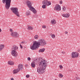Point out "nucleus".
Here are the masks:
<instances>
[{
    "mask_svg": "<svg viewBox=\"0 0 80 80\" xmlns=\"http://www.w3.org/2000/svg\"><path fill=\"white\" fill-rule=\"evenodd\" d=\"M62 17H66V14H63L62 15Z\"/></svg>",
    "mask_w": 80,
    "mask_h": 80,
    "instance_id": "obj_28",
    "label": "nucleus"
},
{
    "mask_svg": "<svg viewBox=\"0 0 80 80\" xmlns=\"http://www.w3.org/2000/svg\"><path fill=\"white\" fill-rule=\"evenodd\" d=\"M40 67H41L44 70L47 67V62L45 60H42L39 63Z\"/></svg>",
    "mask_w": 80,
    "mask_h": 80,
    "instance_id": "obj_4",
    "label": "nucleus"
},
{
    "mask_svg": "<svg viewBox=\"0 0 80 80\" xmlns=\"http://www.w3.org/2000/svg\"><path fill=\"white\" fill-rule=\"evenodd\" d=\"M12 51H17L18 50V47L16 45L13 46L11 48Z\"/></svg>",
    "mask_w": 80,
    "mask_h": 80,
    "instance_id": "obj_12",
    "label": "nucleus"
},
{
    "mask_svg": "<svg viewBox=\"0 0 80 80\" xmlns=\"http://www.w3.org/2000/svg\"><path fill=\"white\" fill-rule=\"evenodd\" d=\"M59 77H60L61 78H63V75L62 74L60 73L59 74Z\"/></svg>",
    "mask_w": 80,
    "mask_h": 80,
    "instance_id": "obj_26",
    "label": "nucleus"
},
{
    "mask_svg": "<svg viewBox=\"0 0 80 80\" xmlns=\"http://www.w3.org/2000/svg\"><path fill=\"white\" fill-rule=\"evenodd\" d=\"M8 64H9V65H14V62L12 61H8Z\"/></svg>",
    "mask_w": 80,
    "mask_h": 80,
    "instance_id": "obj_16",
    "label": "nucleus"
},
{
    "mask_svg": "<svg viewBox=\"0 0 80 80\" xmlns=\"http://www.w3.org/2000/svg\"><path fill=\"white\" fill-rule=\"evenodd\" d=\"M11 80H14V79L13 78H11Z\"/></svg>",
    "mask_w": 80,
    "mask_h": 80,
    "instance_id": "obj_40",
    "label": "nucleus"
},
{
    "mask_svg": "<svg viewBox=\"0 0 80 80\" xmlns=\"http://www.w3.org/2000/svg\"><path fill=\"white\" fill-rule=\"evenodd\" d=\"M55 10L56 11H60L61 10V6L59 5H57L56 6Z\"/></svg>",
    "mask_w": 80,
    "mask_h": 80,
    "instance_id": "obj_10",
    "label": "nucleus"
},
{
    "mask_svg": "<svg viewBox=\"0 0 80 80\" xmlns=\"http://www.w3.org/2000/svg\"><path fill=\"white\" fill-rule=\"evenodd\" d=\"M20 43V44H22V43H23V44H24L25 43V42L22 41V42H21Z\"/></svg>",
    "mask_w": 80,
    "mask_h": 80,
    "instance_id": "obj_34",
    "label": "nucleus"
},
{
    "mask_svg": "<svg viewBox=\"0 0 80 80\" xmlns=\"http://www.w3.org/2000/svg\"><path fill=\"white\" fill-rule=\"evenodd\" d=\"M45 50V48H42L40 49L39 50V52L40 53L42 52H42H43Z\"/></svg>",
    "mask_w": 80,
    "mask_h": 80,
    "instance_id": "obj_18",
    "label": "nucleus"
},
{
    "mask_svg": "<svg viewBox=\"0 0 80 80\" xmlns=\"http://www.w3.org/2000/svg\"><path fill=\"white\" fill-rule=\"evenodd\" d=\"M55 80H57V79H55Z\"/></svg>",
    "mask_w": 80,
    "mask_h": 80,
    "instance_id": "obj_43",
    "label": "nucleus"
},
{
    "mask_svg": "<svg viewBox=\"0 0 80 80\" xmlns=\"http://www.w3.org/2000/svg\"><path fill=\"white\" fill-rule=\"evenodd\" d=\"M46 28V26H45V25H43L42 26V28Z\"/></svg>",
    "mask_w": 80,
    "mask_h": 80,
    "instance_id": "obj_33",
    "label": "nucleus"
},
{
    "mask_svg": "<svg viewBox=\"0 0 80 80\" xmlns=\"http://www.w3.org/2000/svg\"><path fill=\"white\" fill-rule=\"evenodd\" d=\"M79 53L77 52H72L71 53L72 58H77L78 57Z\"/></svg>",
    "mask_w": 80,
    "mask_h": 80,
    "instance_id": "obj_6",
    "label": "nucleus"
},
{
    "mask_svg": "<svg viewBox=\"0 0 80 80\" xmlns=\"http://www.w3.org/2000/svg\"><path fill=\"white\" fill-rule=\"evenodd\" d=\"M18 69H19V71L20 70H22V69H23V65L19 64L18 66Z\"/></svg>",
    "mask_w": 80,
    "mask_h": 80,
    "instance_id": "obj_14",
    "label": "nucleus"
},
{
    "mask_svg": "<svg viewBox=\"0 0 80 80\" xmlns=\"http://www.w3.org/2000/svg\"><path fill=\"white\" fill-rule=\"evenodd\" d=\"M37 72L38 73H44L45 72V70L42 68H41V66L39 68H37Z\"/></svg>",
    "mask_w": 80,
    "mask_h": 80,
    "instance_id": "obj_9",
    "label": "nucleus"
},
{
    "mask_svg": "<svg viewBox=\"0 0 80 80\" xmlns=\"http://www.w3.org/2000/svg\"><path fill=\"white\" fill-rule=\"evenodd\" d=\"M38 35H36L34 36V38L35 39H38Z\"/></svg>",
    "mask_w": 80,
    "mask_h": 80,
    "instance_id": "obj_24",
    "label": "nucleus"
},
{
    "mask_svg": "<svg viewBox=\"0 0 80 80\" xmlns=\"http://www.w3.org/2000/svg\"><path fill=\"white\" fill-rule=\"evenodd\" d=\"M33 29V28H32L31 26H28V30H32Z\"/></svg>",
    "mask_w": 80,
    "mask_h": 80,
    "instance_id": "obj_21",
    "label": "nucleus"
},
{
    "mask_svg": "<svg viewBox=\"0 0 80 80\" xmlns=\"http://www.w3.org/2000/svg\"><path fill=\"white\" fill-rule=\"evenodd\" d=\"M2 32V30L0 29V32Z\"/></svg>",
    "mask_w": 80,
    "mask_h": 80,
    "instance_id": "obj_42",
    "label": "nucleus"
},
{
    "mask_svg": "<svg viewBox=\"0 0 80 80\" xmlns=\"http://www.w3.org/2000/svg\"><path fill=\"white\" fill-rule=\"evenodd\" d=\"M11 36H12V37H15L16 38L19 37V35H18V32H12L11 33Z\"/></svg>",
    "mask_w": 80,
    "mask_h": 80,
    "instance_id": "obj_8",
    "label": "nucleus"
},
{
    "mask_svg": "<svg viewBox=\"0 0 80 80\" xmlns=\"http://www.w3.org/2000/svg\"><path fill=\"white\" fill-rule=\"evenodd\" d=\"M66 8L65 6L62 7V11H65L66 10Z\"/></svg>",
    "mask_w": 80,
    "mask_h": 80,
    "instance_id": "obj_23",
    "label": "nucleus"
},
{
    "mask_svg": "<svg viewBox=\"0 0 80 80\" xmlns=\"http://www.w3.org/2000/svg\"><path fill=\"white\" fill-rule=\"evenodd\" d=\"M42 4L47 6H49L51 5V3L50 1H48L47 0H44L42 2Z\"/></svg>",
    "mask_w": 80,
    "mask_h": 80,
    "instance_id": "obj_7",
    "label": "nucleus"
},
{
    "mask_svg": "<svg viewBox=\"0 0 80 80\" xmlns=\"http://www.w3.org/2000/svg\"><path fill=\"white\" fill-rule=\"evenodd\" d=\"M20 46L21 48V49H22V48H23V47H22V45L20 43Z\"/></svg>",
    "mask_w": 80,
    "mask_h": 80,
    "instance_id": "obj_31",
    "label": "nucleus"
},
{
    "mask_svg": "<svg viewBox=\"0 0 80 80\" xmlns=\"http://www.w3.org/2000/svg\"><path fill=\"white\" fill-rule=\"evenodd\" d=\"M51 37L52 38H55V34H52Z\"/></svg>",
    "mask_w": 80,
    "mask_h": 80,
    "instance_id": "obj_25",
    "label": "nucleus"
},
{
    "mask_svg": "<svg viewBox=\"0 0 80 80\" xmlns=\"http://www.w3.org/2000/svg\"><path fill=\"white\" fill-rule=\"evenodd\" d=\"M59 67L60 68H61V69L63 68V66H62V65H60V66H59Z\"/></svg>",
    "mask_w": 80,
    "mask_h": 80,
    "instance_id": "obj_32",
    "label": "nucleus"
},
{
    "mask_svg": "<svg viewBox=\"0 0 80 80\" xmlns=\"http://www.w3.org/2000/svg\"><path fill=\"white\" fill-rule=\"evenodd\" d=\"M70 17V14L69 13L66 14V18H68Z\"/></svg>",
    "mask_w": 80,
    "mask_h": 80,
    "instance_id": "obj_22",
    "label": "nucleus"
},
{
    "mask_svg": "<svg viewBox=\"0 0 80 80\" xmlns=\"http://www.w3.org/2000/svg\"><path fill=\"white\" fill-rule=\"evenodd\" d=\"M26 78H29V77H30V75H29V74H28L27 75H26Z\"/></svg>",
    "mask_w": 80,
    "mask_h": 80,
    "instance_id": "obj_29",
    "label": "nucleus"
},
{
    "mask_svg": "<svg viewBox=\"0 0 80 80\" xmlns=\"http://www.w3.org/2000/svg\"><path fill=\"white\" fill-rule=\"evenodd\" d=\"M31 15V13L30 11H28L26 12V16H29V15Z\"/></svg>",
    "mask_w": 80,
    "mask_h": 80,
    "instance_id": "obj_19",
    "label": "nucleus"
},
{
    "mask_svg": "<svg viewBox=\"0 0 80 80\" xmlns=\"http://www.w3.org/2000/svg\"><path fill=\"white\" fill-rule=\"evenodd\" d=\"M30 59H31V58H28V60H30Z\"/></svg>",
    "mask_w": 80,
    "mask_h": 80,
    "instance_id": "obj_37",
    "label": "nucleus"
},
{
    "mask_svg": "<svg viewBox=\"0 0 80 80\" xmlns=\"http://www.w3.org/2000/svg\"><path fill=\"white\" fill-rule=\"evenodd\" d=\"M31 66L32 68H35V63L34 62H32L31 63Z\"/></svg>",
    "mask_w": 80,
    "mask_h": 80,
    "instance_id": "obj_15",
    "label": "nucleus"
},
{
    "mask_svg": "<svg viewBox=\"0 0 80 80\" xmlns=\"http://www.w3.org/2000/svg\"><path fill=\"white\" fill-rule=\"evenodd\" d=\"M62 1H60L59 3L60 4H62Z\"/></svg>",
    "mask_w": 80,
    "mask_h": 80,
    "instance_id": "obj_36",
    "label": "nucleus"
},
{
    "mask_svg": "<svg viewBox=\"0 0 80 80\" xmlns=\"http://www.w3.org/2000/svg\"><path fill=\"white\" fill-rule=\"evenodd\" d=\"M2 3L5 4V8L6 9L8 10L10 7V3H11V0H2Z\"/></svg>",
    "mask_w": 80,
    "mask_h": 80,
    "instance_id": "obj_3",
    "label": "nucleus"
},
{
    "mask_svg": "<svg viewBox=\"0 0 80 80\" xmlns=\"http://www.w3.org/2000/svg\"><path fill=\"white\" fill-rule=\"evenodd\" d=\"M11 54L13 57H17V55H18V53L16 51H12Z\"/></svg>",
    "mask_w": 80,
    "mask_h": 80,
    "instance_id": "obj_11",
    "label": "nucleus"
},
{
    "mask_svg": "<svg viewBox=\"0 0 80 80\" xmlns=\"http://www.w3.org/2000/svg\"><path fill=\"white\" fill-rule=\"evenodd\" d=\"M65 34H67V33H68V32L67 31L65 32Z\"/></svg>",
    "mask_w": 80,
    "mask_h": 80,
    "instance_id": "obj_39",
    "label": "nucleus"
},
{
    "mask_svg": "<svg viewBox=\"0 0 80 80\" xmlns=\"http://www.w3.org/2000/svg\"><path fill=\"white\" fill-rule=\"evenodd\" d=\"M26 3L27 4V6L29 8V10L32 11L33 13H37V11L32 6L31 2L29 1H26Z\"/></svg>",
    "mask_w": 80,
    "mask_h": 80,
    "instance_id": "obj_2",
    "label": "nucleus"
},
{
    "mask_svg": "<svg viewBox=\"0 0 80 80\" xmlns=\"http://www.w3.org/2000/svg\"><path fill=\"white\" fill-rule=\"evenodd\" d=\"M42 8H46V5H43L42 6Z\"/></svg>",
    "mask_w": 80,
    "mask_h": 80,
    "instance_id": "obj_27",
    "label": "nucleus"
},
{
    "mask_svg": "<svg viewBox=\"0 0 80 80\" xmlns=\"http://www.w3.org/2000/svg\"><path fill=\"white\" fill-rule=\"evenodd\" d=\"M51 23L52 25H55L56 23V21L55 19L52 20L51 21Z\"/></svg>",
    "mask_w": 80,
    "mask_h": 80,
    "instance_id": "obj_17",
    "label": "nucleus"
},
{
    "mask_svg": "<svg viewBox=\"0 0 80 80\" xmlns=\"http://www.w3.org/2000/svg\"><path fill=\"white\" fill-rule=\"evenodd\" d=\"M11 10L12 12L14 13V14L17 15V17H20V14H19L18 8H11Z\"/></svg>",
    "mask_w": 80,
    "mask_h": 80,
    "instance_id": "obj_5",
    "label": "nucleus"
},
{
    "mask_svg": "<svg viewBox=\"0 0 80 80\" xmlns=\"http://www.w3.org/2000/svg\"><path fill=\"white\" fill-rule=\"evenodd\" d=\"M19 69L17 68V69H14L13 71V74H16L18 72H19Z\"/></svg>",
    "mask_w": 80,
    "mask_h": 80,
    "instance_id": "obj_13",
    "label": "nucleus"
},
{
    "mask_svg": "<svg viewBox=\"0 0 80 80\" xmlns=\"http://www.w3.org/2000/svg\"><path fill=\"white\" fill-rule=\"evenodd\" d=\"M47 45V42L43 39H40L39 42L35 41L33 42L32 46H31L30 48L31 50H36L37 48H38L40 46L44 47Z\"/></svg>",
    "mask_w": 80,
    "mask_h": 80,
    "instance_id": "obj_1",
    "label": "nucleus"
},
{
    "mask_svg": "<svg viewBox=\"0 0 80 80\" xmlns=\"http://www.w3.org/2000/svg\"><path fill=\"white\" fill-rule=\"evenodd\" d=\"M62 53H63V54H65V52H62Z\"/></svg>",
    "mask_w": 80,
    "mask_h": 80,
    "instance_id": "obj_38",
    "label": "nucleus"
},
{
    "mask_svg": "<svg viewBox=\"0 0 80 80\" xmlns=\"http://www.w3.org/2000/svg\"><path fill=\"white\" fill-rule=\"evenodd\" d=\"M4 47V45L3 44H1L0 45V51H1V50H2L3 49Z\"/></svg>",
    "mask_w": 80,
    "mask_h": 80,
    "instance_id": "obj_20",
    "label": "nucleus"
},
{
    "mask_svg": "<svg viewBox=\"0 0 80 80\" xmlns=\"http://www.w3.org/2000/svg\"><path fill=\"white\" fill-rule=\"evenodd\" d=\"M27 66H28V65L27 64H25V67H27Z\"/></svg>",
    "mask_w": 80,
    "mask_h": 80,
    "instance_id": "obj_41",
    "label": "nucleus"
},
{
    "mask_svg": "<svg viewBox=\"0 0 80 80\" xmlns=\"http://www.w3.org/2000/svg\"><path fill=\"white\" fill-rule=\"evenodd\" d=\"M76 80H80V78H78V77H76Z\"/></svg>",
    "mask_w": 80,
    "mask_h": 80,
    "instance_id": "obj_30",
    "label": "nucleus"
},
{
    "mask_svg": "<svg viewBox=\"0 0 80 80\" xmlns=\"http://www.w3.org/2000/svg\"><path fill=\"white\" fill-rule=\"evenodd\" d=\"M10 31H11V32H13V30L12 29H10Z\"/></svg>",
    "mask_w": 80,
    "mask_h": 80,
    "instance_id": "obj_35",
    "label": "nucleus"
}]
</instances>
